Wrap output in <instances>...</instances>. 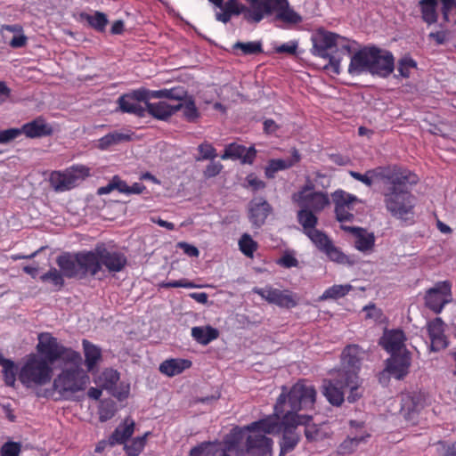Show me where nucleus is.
<instances>
[{
  "label": "nucleus",
  "mask_w": 456,
  "mask_h": 456,
  "mask_svg": "<svg viewBox=\"0 0 456 456\" xmlns=\"http://www.w3.org/2000/svg\"><path fill=\"white\" fill-rule=\"evenodd\" d=\"M317 212L300 208L297 212V217L298 223L302 225L303 232L307 234L308 232H312V230L316 229V225L318 223V218L316 216Z\"/></svg>",
  "instance_id": "ea45409f"
},
{
  "label": "nucleus",
  "mask_w": 456,
  "mask_h": 456,
  "mask_svg": "<svg viewBox=\"0 0 456 456\" xmlns=\"http://www.w3.org/2000/svg\"><path fill=\"white\" fill-rule=\"evenodd\" d=\"M242 429L232 428L225 436L224 441L220 443L212 456H230L228 452H235L239 455V440L243 436Z\"/></svg>",
  "instance_id": "c756f323"
},
{
  "label": "nucleus",
  "mask_w": 456,
  "mask_h": 456,
  "mask_svg": "<svg viewBox=\"0 0 456 456\" xmlns=\"http://www.w3.org/2000/svg\"><path fill=\"white\" fill-rule=\"evenodd\" d=\"M53 373V368L50 362L37 354H30L21 365L18 378L26 388L34 389L48 384Z\"/></svg>",
  "instance_id": "0eeeda50"
},
{
  "label": "nucleus",
  "mask_w": 456,
  "mask_h": 456,
  "mask_svg": "<svg viewBox=\"0 0 456 456\" xmlns=\"http://www.w3.org/2000/svg\"><path fill=\"white\" fill-rule=\"evenodd\" d=\"M292 201L300 208L321 212L330 204L327 192L314 190V185L308 182L291 196Z\"/></svg>",
  "instance_id": "6e6552de"
},
{
  "label": "nucleus",
  "mask_w": 456,
  "mask_h": 456,
  "mask_svg": "<svg viewBox=\"0 0 456 456\" xmlns=\"http://www.w3.org/2000/svg\"><path fill=\"white\" fill-rule=\"evenodd\" d=\"M271 212V205L263 198H255L248 204V218L255 227L262 226Z\"/></svg>",
  "instance_id": "393cba45"
},
{
  "label": "nucleus",
  "mask_w": 456,
  "mask_h": 456,
  "mask_svg": "<svg viewBox=\"0 0 456 456\" xmlns=\"http://www.w3.org/2000/svg\"><path fill=\"white\" fill-rule=\"evenodd\" d=\"M70 175H72V178L77 184L78 181L85 179L90 174L89 167L84 165H75L71 167L68 168Z\"/></svg>",
  "instance_id": "680f3d73"
},
{
  "label": "nucleus",
  "mask_w": 456,
  "mask_h": 456,
  "mask_svg": "<svg viewBox=\"0 0 456 456\" xmlns=\"http://www.w3.org/2000/svg\"><path fill=\"white\" fill-rule=\"evenodd\" d=\"M298 48V42L291 40L287 43L281 44L274 47V52L277 53H285L289 55H295Z\"/></svg>",
  "instance_id": "0e129e2a"
},
{
  "label": "nucleus",
  "mask_w": 456,
  "mask_h": 456,
  "mask_svg": "<svg viewBox=\"0 0 456 456\" xmlns=\"http://www.w3.org/2000/svg\"><path fill=\"white\" fill-rule=\"evenodd\" d=\"M245 182H246L245 187L251 188L255 191L265 188V183L263 180L259 179L253 173H251L246 176Z\"/></svg>",
  "instance_id": "338daca9"
},
{
  "label": "nucleus",
  "mask_w": 456,
  "mask_h": 456,
  "mask_svg": "<svg viewBox=\"0 0 456 456\" xmlns=\"http://www.w3.org/2000/svg\"><path fill=\"white\" fill-rule=\"evenodd\" d=\"M235 428L242 429V437L239 440V454L243 452L240 444L245 439V452L249 456H271L273 441L268 434H275L279 430L277 416H268L258 421Z\"/></svg>",
  "instance_id": "39448f33"
},
{
  "label": "nucleus",
  "mask_w": 456,
  "mask_h": 456,
  "mask_svg": "<svg viewBox=\"0 0 456 456\" xmlns=\"http://www.w3.org/2000/svg\"><path fill=\"white\" fill-rule=\"evenodd\" d=\"M316 398V391L311 385L303 382L296 383L286 394V387H282V393L274 405V412L272 416H277L279 430L282 432L281 441V454L291 452L299 441V435L296 432L298 423H306L310 419L309 415L298 414L297 411L309 409L314 406Z\"/></svg>",
  "instance_id": "f257e3e1"
},
{
  "label": "nucleus",
  "mask_w": 456,
  "mask_h": 456,
  "mask_svg": "<svg viewBox=\"0 0 456 456\" xmlns=\"http://www.w3.org/2000/svg\"><path fill=\"white\" fill-rule=\"evenodd\" d=\"M135 428V422L131 418H126L120 423L114 432L110 436V446L115 444H125L133 436Z\"/></svg>",
  "instance_id": "2f4dec72"
},
{
  "label": "nucleus",
  "mask_w": 456,
  "mask_h": 456,
  "mask_svg": "<svg viewBox=\"0 0 456 456\" xmlns=\"http://www.w3.org/2000/svg\"><path fill=\"white\" fill-rule=\"evenodd\" d=\"M349 425V434L337 448V452L339 455H348L354 452L360 444L366 443L370 437V434L364 428L362 422L351 420Z\"/></svg>",
  "instance_id": "2eb2a0df"
},
{
  "label": "nucleus",
  "mask_w": 456,
  "mask_h": 456,
  "mask_svg": "<svg viewBox=\"0 0 456 456\" xmlns=\"http://www.w3.org/2000/svg\"><path fill=\"white\" fill-rule=\"evenodd\" d=\"M243 152H245V146L237 143H230L225 147L224 152L221 156V159H240Z\"/></svg>",
  "instance_id": "13d9d810"
},
{
  "label": "nucleus",
  "mask_w": 456,
  "mask_h": 456,
  "mask_svg": "<svg viewBox=\"0 0 456 456\" xmlns=\"http://www.w3.org/2000/svg\"><path fill=\"white\" fill-rule=\"evenodd\" d=\"M21 134L27 138H41L51 135L53 133V126L43 117H37L30 122L23 124L20 127Z\"/></svg>",
  "instance_id": "a878e982"
},
{
  "label": "nucleus",
  "mask_w": 456,
  "mask_h": 456,
  "mask_svg": "<svg viewBox=\"0 0 456 456\" xmlns=\"http://www.w3.org/2000/svg\"><path fill=\"white\" fill-rule=\"evenodd\" d=\"M220 443L204 442L192 448L190 456H212Z\"/></svg>",
  "instance_id": "603ef678"
},
{
  "label": "nucleus",
  "mask_w": 456,
  "mask_h": 456,
  "mask_svg": "<svg viewBox=\"0 0 456 456\" xmlns=\"http://www.w3.org/2000/svg\"><path fill=\"white\" fill-rule=\"evenodd\" d=\"M175 105L181 106L180 110H183V117L189 121L195 120L199 116L195 103L191 100L185 101L184 102H175Z\"/></svg>",
  "instance_id": "4d7b16f0"
},
{
  "label": "nucleus",
  "mask_w": 456,
  "mask_h": 456,
  "mask_svg": "<svg viewBox=\"0 0 456 456\" xmlns=\"http://www.w3.org/2000/svg\"><path fill=\"white\" fill-rule=\"evenodd\" d=\"M219 332L211 326H198L191 329L192 338L201 345H208L217 338Z\"/></svg>",
  "instance_id": "4c0bfd02"
},
{
  "label": "nucleus",
  "mask_w": 456,
  "mask_h": 456,
  "mask_svg": "<svg viewBox=\"0 0 456 456\" xmlns=\"http://www.w3.org/2000/svg\"><path fill=\"white\" fill-rule=\"evenodd\" d=\"M180 105L168 103L166 101H159L158 102H146V114H150L153 118L160 120H166L174 113L180 110Z\"/></svg>",
  "instance_id": "c85d7f7f"
},
{
  "label": "nucleus",
  "mask_w": 456,
  "mask_h": 456,
  "mask_svg": "<svg viewBox=\"0 0 456 456\" xmlns=\"http://www.w3.org/2000/svg\"><path fill=\"white\" fill-rule=\"evenodd\" d=\"M82 356L78 352H69L61 371L53 380V389L60 399L74 400L77 394L84 392L90 383V377L82 368Z\"/></svg>",
  "instance_id": "20e7f679"
},
{
  "label": "nucleus",
  "mask_w": 456,
  "mask_h": 456,
  "mask_svg": "<svg viewBox=\"0 0 456 456\" xmlns=\"http://www.w3.org/2000/svg\"><path fill=\"white\" fill-rule=\"evenodd\" d=\"M311 420L312 417L310 416V419L307 420L306 423H298V426H305V436L308 441H317L322 439V434L320 428L315 424H312Z\"/></svg>",
  "instance_id": "bf43d9fd"
},
{
  "label": "nucleus",
  "mask_w": 456,
  "mask_h": 456,
  "mask_svg": "<svg viewBox=\"0 0 456 456\" xmlns=\"http://www.w3.org/2000/svg\"><path fill=\"white\" fill-rule=\"evenodd\" d=\"M353 289L350 284H335L324 290L320 300L338 299L346 296Z\"/></svg>",
  "instance_id": "49530a36"
},
{
  "label": "nucleus",
  "mask_w": 456,
  "mask_h": 456,
  "mask_svg": "<svg viewBox=\"0 0 456 456\" xmlns=\"http://www.w3.org/2000/svg\"><path fill=\"white\" fill-rule=\"evenodd\" d=\"M410 365L411 356L408 353L391 354L383 373L387 372L395 379H401L408 373Z\"/></svg>",
  "instance_id": "b1692460"
},
{
  "label": "nucleus",
  "mask_w": 456,
  "mask_h": 456,
  "mask_svg": "<svg viewBox=\"0 0 456 456\" xmlns=\"http://www.w3.org/2000/svg\"><path fill=\"white\" fill-rule=\"evenodd\" d=\"M452 285L449 281L437 282L425 296V305L435 314H440L444 307L452 302Z\"/></svg>",
  "instance_id": "9b49d317"
},
{
  "label": "nucleus",
  "mask_w": 456,
  "mask_h": 456,
  "mask_svg": "<svg viewBox=\"0 0 456 456\" xmlns=\"http://www.w3.org/2000/svg\"><path fill=\"white\" fill-rule=\"evenodd\" d=\"M198 149L200 153L198 160L214 159L217 156L216 149L209 143H201Z\"/></svg>",
  "instance_id": "69168bd1"
},
{
  "label": "nucleus",
  "mask_w": 456,
  "mask_h": 456,
  "mask_svg": "<svg viewBox=\"0 0 456 456\" xmlns=\"http://www.w3.org/2000/svg\"><path fill=\"white\" fill-rule=\"evenodd\" d=\"M361 385L362 380L355 373L348 374L345 378V386L350 390L347 396V401L349 403H354L362 397V390L361 389Z\"/></svg>",
  "instance_id": "58836bf2"
},
{
  "label": "nucleus",
  "mask_w": 456,
  "mask_h": 456,
  "mask_svg": "<svg viewBox=\"0 0 456 456\" xmlns=\"http://www.w3.org/2000/svg\"><path fill=\"white\" fill-rule=\"evenodd\" d=\"M151 99H166L181 102L186 95L183 87H173L170 89L149 90Z\"/></svg>",
  "instance_id": "e433bc0d"
},
{
  "label": "nucleus",
  "mask_w": 456,
  "mask_h": 456,
  "mask_svg": "<svg viewBox=\"0 0 456 456\" xmlns=\"http://www.w3.org/2000/svg\"><path fill=\"white\" fill-rule=\"evenodd\" d=\"M395 179H389L384 185L383 196L387 210L396 219L412 220L416 199L411 194V186L419 181L417 175L398 167L394 172Z\"/></svg>",
  "instance_id": "7ed1b4c3"
},
{
  "label": "nucleus",
  "mask_w": 456,
  "mask_h": 456,
  "mask_svg": "<svg viewBox=\"0 0 456 456\" xmlns=\"http://www.w3.org/2000/svg\"><path fill=\"white\" fill-rule=\"evenodd\" d=\"M116 412V405L112 401H102L99 406V419L105 422L110 419Z\"/></svg>",
  "instance_id": "6e6d98bb"
},
{
  "label": "nucleus",
  "mask_w": 456,
  "mask_h": 456,
  "mask_svg": "<svg viewBox=\"0 0 456 456\" xmlns=\"http://www.w3.org/2000/svg\"><path fill=\"white\" fill-rule=\"evenodd\" d=\"M405 335L401 330H387L381 338L380 344L391 354H401L404 348Z\"/></svg>",
  "instance_id": "cd10ccee"
},
{
  "label": "nucleus",
  "mask_w": 456,
  "mask_h": 456,
  "mask_svg": "<svg viewBox=\"0 0 456 456\" xmlns=\"http://www.w3.org/2000/svg\"><path fill=\"white\" fill-rule=\"evenodd\" d=\"M151 435V433L148 431L141 436L134 437L129 443L126 442L124 444V451L127 456H138L143 451L147 438Z\"/></svg>",
  "instance_id": "37998d69"
},
{
  "label": "nucleus",
  "mask_w": 456,
  "mask_h": 456,
  "mask_svg": "<svg viewBox=\"0 0 456 456\" xmlns=\"http://www.w3.org/2000/svg\"><path fill=\"white\" fill-rule=\"evenodd\" d=\"M64 277H67L62 270H57L54 267L50 268V270L40 276V280L43 282H50L56 290L61 289L64 286Z\"/></svg>",
  "instance_id": "09e8293b"
},
{
  "label": "nucleus",
  "mask_w": 456,
  "mask_h": 456,
  "mask_svg": "<svg viewBox=\"0 0 456 456\" xmlns=\"http://www.w3.org/2000/svg\"><path fill=\"white\" fill-rule=\"evenodd\" d=\"M274 20H280L287 26H293L302 22L303 18L289 6V1L287 0L286 5L279 11L276 16H274Z\"/></svg>",
  "instance_id": "a19ab883"
},
{
  "label": "nucleus",
  "mask_w": 456,
  "mask_h": 456,
  "mask_svg": "<svg viewBox=\"0 0 456 456\" xmlns=\"http://www.w3.org/2000/svg\"><path fill=\"white\" fill-rule=\"evenodd\" d=\"M50 183L54 190L59 191L70 190L76 186V183L72 178V175L69 174L68 169H66L64 172H53L50 176Z\"/></svg>",
  "instance_id": "c9c22d12"
},
{
  "label": "nucleus",
  "mask_w": 456,
  "mask_h": 456,
  "mask_svg": "<svg viewBox=\"0 0 456 456\" xmlns=\"http://www.w3.org/2000/svg\"><path fill=\"white\" fill-rule=\"evenodd\" d=\"M119 379L118 370L107 368L95 377L94 383L118 400H123L128 396L129 386L118 385Z\"/></svg>",
  "instance_id": "ddd939ff"
},
{
  "label": "nucleus",
  "mask_w": 456,
  "mask_h": 456,
  "mask_svg": "<svg viewBox=\"0 0 456 456\" xmlns=\"http://www.w3.org/2000/svg\"><path fill=\"white\" fill-rule=\"evenodd\" d=\"M419 7L423 20L428 25L437 21V1L436 0H420Z\"/></svg>",
  "instance_id": "79ce46f5"
},
{
  "label": "nucleus",
  "mask_w": 456,
  "mask_h": 456,
  "mask_svg": "<svg viewBox=\"0 0 456 456\" xmlns=\"http://www.w3.org/2000/svg\"><path fill=\"white\" fill-rule=\"evenodd\" d=\"M82 346L86 371L92 372L102 361V349L86 339L82 341Z\"/></svg>",
  "instance_id": "473e14b6"
},
{
  "label": "nucleus",
  "mask_w": 456,
  "mask_h": 456,
  "mask_svg": "<svg viewBox=\"0 0 456 456\" xmlns=\"http://www.w3.org/2000/svg\"><path fill=\"white\" fill-rule=\"evenodd\" d=\"M313 244L322 253L333 243L332 240L322 231L312 230L305 234Z\"/></svg>",
  "instance_id": "8fccbe9b"
},
{
  "label": "nucleus",
  "mask_w": 456,
  "mask_h": 456,
  "mask_svg": "<svg viewBox=\"0 0 456 456\" xmlns=\"http://www.w3.org/2000/svg\"><path fill=\"white\" fill-rule=\"evenodd\" d=\"M301 159V156L297 150L293 149L291 156L288 159H270L265 167V175L267 178L273 179L279 171L289 169L297 164Z\"/></svg>",
  "instance_id": "bb28decb"
},
{
  "label": "nucleus",
  "mask_w": 456,
  "mask_h": 456,
  "mask_svg": "<svg viewBox=\"0 0 456 456\" xmlns=\"http://www.w3.org/2000/svg\"><path fill=\"white\" fill-rule=\"evenodd\" d=\"M129 140L130 136L127 134L119 132H112L100 138L98 140L97 147L102 151H105L111 146L119 144L122 142Z\"/></svg>",
  "instance_id": "a18cd8bd"
},
{
  "label": "nucleus",
  "mask_w": 456,
  "mask_h": 456,
  "mask_svg": "<svg viewBox=\"0 0 456 456\" xmlns=\"http://www.w3.org/2000/svg\"><path fill=\"white\" fill-rule=\"evenodd\" d=\"M220 9L222 12H216V20L226 24L231 20L232 15H240V13L245 15L250 10V6H245L240 0H227Z\"/></svg>",
  "instance_id": "7c9ffc66"
},
{
  "label": "nucleus",
  "mask_w": 456,
  "mask_h": 456,
  "mask_svg": "<svg viewBox=\"0 0 456 456\" xmlns=\"http://www.w3.org/2000/svg\"><path fill=\"white\" fill-rule=\"evenodd\" d=\"M345 230H347V227H343ZM355 236L354 245L355 248L362 251L365 252L370 250L375 243V237L373 233L368 232L366 230L362 228L352 227L348 228Z\"/></svg>",
  "instance_id": "f704fd0d"
},
{
  "label": "nucleus",
  "mask_w": 456,
  "mask_h": 456,
  "mask_svg": "<svg viewBox=\"0 0 456 456\" xmlns=\"http://www.w3.org/2000/svg\"><path fill=\"white\" fill-rule=\"evenodd\" d=\"M371 46L360 49L351 56L348 73L351 76H360L364 73L370 74Z\"/></svg>",
  "instance_id": "412c9836"
},
{
  "label": "nucleus",
  "mask_w": 456,
  "mask_h": 456,
  "mask_svg": "<svg viewBox=\"0 0 456 456\" xmlns=\"http://www.w3.org/2000/svg\"><path fill=\"white\" fill-rule=\"evenodd\" d=\"M233 49H239L244 55L257 54L263 52L262 43L259 41L237 42L233 45Z\"/></svg>",
  "instance_id": "3c124183"
},
{
  "label": "nucleus",
  "mask_w": 456,
  "mask_h": 456,
  "mask_svg": "<svg viewBox=\"0 0 456 456\" xmlns=\"http://www.w3.org/2000/svg\"><path fill=\"white\" fill-rule=\"evenodd\" d=\"M371 53L370 74L381 77H388L395 69L393 54L389 51L375 46H371Z\"/></svg>",
  "instance_id": "f3484780"
},
{
  "label": "nucleus",
  "mask_w": 456,
  "mask_h": 456,
  "mask_svg": "<svg viewBox=\"0 0 456 456\" xmlns=\"http://www.w3.org/2000/svg\"><path fill=\"white\" fill-rule=\"evenodd\" d=\"M80 18L88 22V24L99 32H103L109 22L106 14L101 12H95L94 14L86 12L80 13Z\"/></svg>",
  "instance_id": "c03bdc74"
},
{
  "label": "nucleus",
  "mask_w": 456,
  "mask_h": 456,
  "mask_svg": "<svg viewBox=\"0 0 456 456\" xmlns=\"http://www.w3.org/2000/svg\"><path fill=\"white\" fill-rule=\"evenodd\" d=\"M323 253L330 261L339 265H353L355 263L354 259L344 254L333 243Z\"/></svg>",
  "instance_id": "de8ad7c7"
},
{
  "label": "nucleus",
  "mask_w": 456,
  "mask_h": 456,
  "mask_svg": "<svg viewBox=\"0 0 456 456\" xmlns=\"http://www.w3.org/2000/svg\"><path fill=\"white\" fill-rule=\"evenodd\" d=\"M332 200L335 204V213L339 222L351 221L354 218V211L360 200L345 191L338 190L332 193Z\"/></svg>",
  "instance_id": "dca6fc26"
},
{
  "label": "nucleus",
  "mask_w": 456,
  "mask_h": 456,
  "mask_svg": "<svg viewBox=\"0 0 456 456\" xmlns=\"http://www.w3.org/2000/svg\"><path fill=\"white\" fill-rule=\"evenodd\" d=\"M37 339L38 343L36 347L37 355L52 365L59 360L65 362L69 352H76L75 350L63 346L58 342L57 338L49 332L38 334Z\"/></svg>",
  "instance_id": "1a4fd4ad"
},
{
  "label": "nucleus",
  "mask_w": 456,
  "mask_h": 456,
  "mask_svg": "<svg viewBox=\"0 0 456 456\" xmlns=\"http://www.w3.org/2000/svg\"><path fill=\"white\" fill-rule=\"evenodd\" d=\"M191 366V362L182 358H171L162 362L159 365V371L167 376L174 377L181 374L183 370Z\"/></svg>",
  "instance_id": "72a5a7b5"
},
{
  "label": "nucleus",
  "mask_w": 456,
  "mask_h": 456,
  "mask_svg": "<svg viewBox=\"0 0 456 456\" xmlns=\"http://www.w3.org/2000/svg\"><path fill=\"white\" fill-rule=\"evenodd\" d=\"M250 4V10L245 14L249 22L258 23L265 17L274 14L286 5L287 0H246Z\"/></svg>",
  "instance_id": "4468645a"
},
{
  "label": "nucleus",
  "mask_w": 456,
  "mask_h": 456,
  "mask_svg": "<svg viewBox=\"0 0 456 456\" xmlns=\"http://www.w3.org/2000/svg\"><path fill=\"white\" fill-rule=\"evenodd\" d=\"M150 99L149 90L138 89L120 96L118 103L122 112L142 118L146 116V102Z\"/></svg>",
  "instance_id": "9d476101"
},
{
  "label": "nucleus",
  "mask_w": 456,
  "mask_h": 456,
  "mask_svg": "<svg viewBox=\"0 0 456 456\" xmlns=\"http://www.w3.org/2000/svg\"><path fill=\"white\" fill-rule=\"evenodd\" d=\"M444 327L445 323L440 317H436L427 323V330L430 338V349L434 352L444 349L448 345Z\"/></svg>",
  "instance_id": "5701e85b"
},
{
  "label": "nucleus",
  "mask_w": 456,
  "mask_h": 456,
  "mask_svg": "<svg viewBox=\"0 0 456 456\" xmlns=\"http://www.w3.org/2000/svg\"><path fill=\"white\" fill-rule=\"evenodd\" d=\"M424 406L421 396L417 393H404L401 395V414L411 423H415Z\"/></svg>",
  "instance_id": "aec40b11"
},
{
  "label": "nucleus",
  "mask_w": 456,
  "mask_h": 456,
  "mask_svg": "<svg viewBox=\"0 0 456 456\" xmlns=\"http://www.w3.org/2000/svg\"><path fill=\"white\" fill-rule=\"evenodd\" d=\"M21 452V444L17 442H6L0 449L1 456H20Z\"/></svg>",
  "instance_id": "052dcab7"
},
{
  "label": "nucleus",
  "mask_w": 456,
  "mask_h": 456,
  "mask_svg": "<svg viewBox=\"0 0 456 456\" xmlns=\"http://www.w3.org/2000/svg\"><path fill=\"white\" fill-rule=\"evenodd\" d=\"M397 166L379 167L368 170L365 174H361L355 171H350V175L355 180L362 183L367 186H371L374 179L381 180L384 185L389 179H395V175L394 172L396 170Z\"/></svg>",
  "instance_id": "6ab92c4d"
},
{
  "label": "nucleus",
  "mask_w": 456,
  "mask_h": 456,
  "mask_svg": "<svg viewBox=\"0 0 456 456\" xmlns=\"http://www.w3.org/2000/svg\"><path fill=\"white\" fill-rule=\"evenodd\" d=\"M56 264L67 278L81 280L95 276L102 267L109 273H119L126 265L127 259L124 253L101 243L92 250L64 253L57 257Z\"/></svg>",
  "instance_id": "f03ea898"
},
{
  "label": "nucleus",
  "mask_w": 456,
  "mask_h": 456,
  "mask_svg": "<svg viewBox=\"0 0 456 456\" xmlns=\"http://www.w3.org/2000/svg\"><path fill=\"white\" fill-rule=\"evenodd\" d=\"M311 41L313 43L311 53L315 56L328 59L332 70L338 74L340 55L351 53L350 40L338 34L319 28L312 35Z\"/></svg>",
  "instance_id": "423d86ee"
},
{
  "label": "nucleus",
  "mask_w": 456,
  "mask_h": 456,
  "mask_svg": "<svg viewBox=\"0 0 456 456\" xmlns=\"http://www.w3.org/2000/svg\"><path fill=\"white\" fill-rule=\"evenodd\" d=\"M253 293L257 294L263 299L270 304L276 305L280 307L292 308L297 305V296L289 289H279L267 285L264 288L255 287Z\"/></svg>",
  "instance_id": "f8f14e48"
},
{
  "label": "nucleus",
  "mask_w": 456,
  "mask_h": 456,
  "mask_svg": "<svg viewBox=\"0 0 456 456\" xmlns=\"http://www.w3.org/2000/svg\"><path fill=\"white\" fill-rule=\"evenodd\" d=\"M240 251L247 256H252L257 248V243L248 233L242 234L239 240Z\"/></svg>",
  "instance_id": "864d4df0"
},
{
  "label": "nucleus",
  "mask_w": 456,
  "mask_h": 456,
  "mask_svg": "<svg viewBox=\"0 0 456 456\" xmlns=\"http://www.w3.org/2000/svg\"><path fill=\"white\" fill-rule=\"evenodd\" d=\"M437 452L440 456H456V442L452 444L439 442L437 444Z\"/></svg>",
  "instance_id": "774afa93"
},
{
  "label": "nucleus",
  "mask_w": 456,
  "mask_h": 456,
  "mask_svg": "<svg viewBox=\"0 0 456 456\" xmlns=\"http://www.w3.org/2000/svg\"><path fill=\"white\" fill-rule=\"evenodd\" d=\"M21 135L20 127H12L0 131V144H6Z\"/></svg>",
  "instance_id": "e2e57ef3"
},
{
  "label": "nucleus",
  "mask_w": 456,
  "mask_h": 456,
  "mask_svg": "<svg viewBox=\"0 0 456 456\" xmlns=\"http://www.w3.org/2000/svg\"><path fill=\"white\" fill-rule=\"evenodd\" d=\"M323 395L327 400L335 406H339L345 400V378L339 377L336 371V377L333 379L324 380Z\"/></svg>",
  "instance_id": "4be33fe9"
},
{
  "label": "nucleus",
  "mask_w": 456,
  "mask_h": 456,
  "mask_svg": "<svg viewBox=\"0 0 456 456\" xmlns=\"http://www.w3.org/2000/svg\"><path fill=\"white\" fill-rule=\"evenodd\" d=\"M363 359V351L357 345L347 346L341 357L342 368L337 370L338 376L346 378L348 374L358 372L361 369V362Z\"/></svg>",
  "instance_id": "a211bd4d"
},
{
  "label": "nucleus",
  "mask_w": 456,
  "mask_h": 456,
  "mask_svg": "<svg viewBox=\"0 0 456 456\" xmlns=\"http://www.w3.org/2000/svg\"><path fill=\"white\" fill-rule=\"evenodd\" d=\"M417 62L409 56H404L398 61L397 70L399 72V76L404 78H407L411 76V72L412 69H416Z\"/></svg>",
  "instance_id": "5fc2aeb1"
}]
</instances>
